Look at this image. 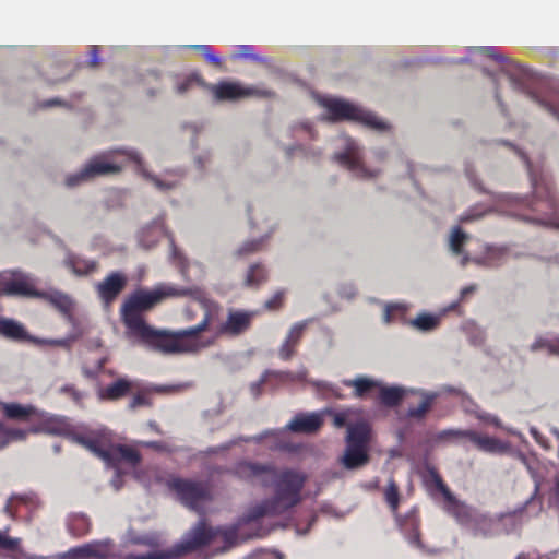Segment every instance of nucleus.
Instances as JSON below:
<instances>
[{
  "label": "nucleus",
  "instance_id": "f257e3e1",
  "mask_svg": "<svg viewBox=\"0 0 559 559\" xmlns=\"http://www.w3.org/2000/svg\"><path fill=\"white\" fill-rule=\"evenodd\" d=\"M231 473L241 480L273 487V496L250 507L234 524L212 527L201 520L170 549L128 554L123 559H177L188 551L221 542L223 546L218 551L224 552L248 539L262 537L267 531L262 527L261 520L284 514L299 504L308 480V475L298 468H276L272 464L247 460L236 463Z\"/></svg>",
  "mask_w": 559,
  "mask_h": 559
},
{
  "label": "nucleus",
  "instance_id": "f03ea898",
  "mask_svg": "<svg viewBox=\"0 0 559 559\" xmlns=\"http://www.w3.org/2000/svg\"><path fill=\"white\" fill-rule=\"evenodd\" d=\"M204 313L202 320L190 328L176 331L157 330L148 325L142 312L158 304L154 290L140 289L133 293L121 308L122 320L128 329V336L146 347L165 355H193L200 353L211 342L198 337L217 320L218 306L210 298H203Z\"/></svg>",
  "mask_w": 559,
  "mask_h": 559
},
{
  "label": "nucleus",
  "instance_id": "7ed1b4c3",
  "mask_svg": "<svg viewBox=\"0 0 559 559\" xmlns=\"http://www.w3.org/2000/svg\"><path fill=\"white\" fill-rule=\"evenodd\" d=\"M467 55L460 59H452V63L471 62L497 82L498 72L503 73L511 85L528 94L540 107L559 120V80L552 78L540 79L536 90L528 88L535 73L528 68L503 56L497 47H467Z\"/></svg>",
  "mask_w": 559,
  "mask_h": 559
},
{
  "label": "nucleus",
  "instance_id": "20e7f679",
  "mask_svg": "<svg viewBox=\"0 0 559 559\" xmlns=\"http://www.w3.org/2000/svg\"><path fill=\"white\" fill-rule=\"evenodd\" d=\"M128 163H134L141 177L162 192H168L180 187L188 174L187 167L167 168L160 174L148 170L139 151L120 146L104 151L93 156L79 170L66 176V186L74 188L96 177L117 175Z\"/></svg>",
  "mask_w": 559,
  "mask_h": 559
},
{
  "label": "nucleus",
  "instance_id": "39448f33",
  "mask_svg": "<svg viewBox=\"0 0 559 559\" xmlns=\"http://www.w3.org/2000/svg\"><path fill=\"white\" fill-rule=\"evenodd\" d=\"M128 163H134L141 177L162 192H168L180 187L188 174L187 167L167 168L160 174L148 170L139 151L120 146L104 151L93 156L79 170L66 176V186L74 188L96 177L117 175Z\"/></svg>",
  "mask_w": 559,
  "mask_h": 559
},
{
  "label": "nucleus",
  "instance_id": "423d86ee",
  "mask_svg": "<svg viewBox=\"0 0 559 559\" xmlns=\"http://www.w3.org/2000/svg\"><path fill=\"white\" fill-rule=\"evenodd\" d=\"M492 211L527 223L559 228L558 210L555 209V212H549L538 206L528 197L509 193L496 195L492 206L483 203L471 206L459 216V223L467 224L476 222Z\"/></svg>",
  "mask_w": 559,
  "mask_h": 559
},
{
  "label": "nucleus",
  "instance_id": "0eeeda50",
  "mask_svg": "<svg viewBox=\"0 0 559 559\" xmlns=\"http://www.w3.org/2000/svg\"><path fill=\"white\" fill-rule=\"evenodd\" d=\"M75 440L99 457L108 467L114 468L110 483L115 490H119L123 485L120 464L126 463L135 467L141 459L135 449L118 443L111 431L106 428H99L87 435H78Z\"/></svg>",
  "mask_w": 559,
  "mask_h": 559
},
{
  "label": "nucleus",
  "instance_id": "6e6552de",
  "mask_svg": "<svg viewBox=\"0 0 559 559\" xmlns=\"http://www.w3.org/2000/svg\"><path fill=\"white\" fill-rule=\"evenodd\" d=\"M324 412H313V413H298L293 419L281 429L265 430L260 435H255L252 437H237L234 438L221 445L213 447L209 449V453L216 454L219 452H226L233 447L239 444L240 442H255L261 443L266 439H272V443L269 445L272 450H278L284 448V443L281 440V436L284 431H292L295 433H306L311 435L317 432L323 424Z\"/></svg>",
  "mask_w": 559,
  "mask_h": 559
},
{
  "label": "nucleus",
  "instance_id": "1a4fd4ad",
  "mask_svg": "<svg viewBox=\"0 0 559 559\" xmlns=\"http://www.w3.org/2000/svg\"><path fill=\"white\" fill-rule=\"evenodd\" d=\"M332 145V160L346 169L352 177L372 181L383 174L381 167H371L366 164L365 147L356 139L347 134H340L333 139Z\"/></svg>",
  "mask_w": 559,
  "mask_h": 559
},
{
  "label": "nucleus",
  "instance_id": "9d476101",
  "mask_svg": "<svg viewBox=\"0 0 559 559\" xmlns=\"http://www.w3.org/2000/svg\"><path fill=\"white\" fill-rule=\"evenodd\" d=\"M316 98L318 104L325 109L326 119L330 121H355L379 132L389 129V124L377 115L349 100L329 95H318Z\"/></svg>",
  "mask_w": 559,
  "mask_h": 559
},
{
  "label": "nucleus",
  "instance_id": "9b49d317",
  "mask_svg": "<svg viewBox=\"0 0 559 559\" xmlns=\"http://www.w3.org/2000/svg\"><path fill=\"white\" fill-rule=\"evenodd\" d=\"M214 302L218 306V309H221V306L216 301ZM219 313L221 310H218L217 320H215L206 330L213 331L212 336L205 337L202 335L203 332L198 333V337L203 341L211 342L202 350L214 345L216 340L222 336L237 337L245 334L250 329L252 321L257 316V311L252 310L229 309L226 319L219 322Z\"/></svg>",
  "mask_w": 559,
  "mask_h": 559
},
{
  "label": "nucleus",
  "instance_id": "f8f14e48",
  "mask_svg": "<svg viewBox=\"0 0 559 559\" xmlns=\"http://www.w3.org/2000/svg\"><path fill=\"white\" fill-rule=\"evenodd\" d=\"M384 499L395 516L396 523L408 545L419 551H425V545L420 540L419 520L415 510L409 511L405 516L397 514L400 493L393 479H390L384 489Z\"/></svg>",
  "mask_w": 559,
  "mask_h": 559
},
{
  "label": "nucleus",
  "instance_id": "ddd939ff",
  "mask_svg": "<svg viewBox=\"0 0 559 559\" xmlns=\"http://www.w3.org/2000/svg\"><path fill=\"white\" fill-rule=\"evenodd\" d=\"M509 146L514 148L516 154H519V156L526 164L531 183L534 190V195L530 199L538 206H542L549 212H555V209L559 211V200L544 169L534 166L533 163L525 156V154L521 150L514 147L512 143H509Z\"/></svg>",
  "mask_w": 559,
  "mask_h": 559
},
{
  "label": "nucleus",
  "instance_id": "4468645a",
  "mask_svg": "<svg viewBox=\"0 0 559 559\" xmlns=\"http://www.w3.org/2000/svg\"><path fill=\"white\" fill-rule=\"evenodd\" d=\"M509 146L514 148L516 154H519V156L526 164L531 183L534 190V195L530 199L538 206H542L549 212H555V209L559 211V200L544 169L534 166L533 163L525 156V154L521 150L514 147L512 143H509Z\"/></svg>",
  "mask_w": 559,
  "mask_h": 559
},
{
  "label": "nucleus",
  "instance_id": "2eb2a0df",
  "mask_svg": "<svg viewBox=\"0 0 559 559\" xmlns=\"http://www.w3.org/2000/svg\"><path fill=\"white\" fill-rule=\"evenodd\" d=\"M474 536L491 537L499 534L496 515H490L462 502L450 512Z\"/></svg>",
  "mask_w": 559,
  "mask_h": 559
},
{
  "label": "nucleus",
  "instance_id": "dca6fc26",
  "mask_svg": "<svg viewBox=\"0 0 559 559\" xmlns=\"http://www.w3.org/2000/svg\"><path fill=\"white\" fill-rule=\"evenodd\" d=\"M479 240L472 234L465 231L461 224L452 226L445 237V249L448 254L456 261L461 267H466L473 262Z\"/></svg>",
  "mask_w": 559,
  "mask_h": 559
},
{
  "label": "nucleus",
  "instance_id": "f3484780",
  "mask_svg": "<svg viewBox=\"0 0 559 559\" xmlns=\"http://www.w3.org/2000/svg\"><path fill=\"white\" fill-rule=\"evenodd\" d=\"M205 88L212 94L215 102H236L247 97L269 98L273 96L271 90L258 86L243 85L237 81H219L215 84H206Z\"/></svg>",
  "mask_w": 559,
  "mask_h": 559
},
{
  "label": "nucleus",
  "instance_id": "a211bd4d",
  "mask_svg": "<svg viewBox=\"0 0 559 559\" xmlns=\"http://www.w3.org/2000/svg\"><path fill=\"white\" fill-rule=\"evenodd\" d=\"M168 484L182 503L191 509L199 510L203 503L211 500V488L207 483L175 477Z\"/></svg>",
  "mask_w": 559,
  "mask_h": 559
},
{
  "label": "nucleus",
  "instance_id": "6ab92c4d",
  "mask_svg": "<svg viewBox=\"0 0 559 559\" xmlns=\"http://www.w3.org/2000/svg\"><path fill=\"white\" fill-rule=\"evenodd\" d=\"M36 297L39 290L36 289V280L28 273L22 271L0 272V295Z\"/></svg>",
  "mask_w": 559,
  "mask_h": 559
},
{
  "label": "nucleus",
  "instance_id": "aec40b11",
  "mask_svg": "<svg viewBox=\"0 0 559 559\" xmlns=\"http://www.w3.org/2000/svg\"><path fill=\"white\" fill-rule=\"evenodd\" d=\"M35 418L38 420V424L33 426L29 431L32 432H46L50 435H61L69 437L73 442H79L75 440V436L78 435H87L94 430H86L82 432H78L74 430V427L70 423L67 417L49 414L43 411L37 409V414Z\"/></svg>",
  "mask_w": 559,
  "mask_h": 559
},
{
  "label": "nucleus",
  "instance_id": "412c9836",
  "mask_svg": "<svg viewBox=\"0 0 559 559\" xmlns=\"http://www.w3.org/2000/svg\"><path fill=\"white\" fill-rule=\"evenodd\" d=\"M409 395L418 396L420 402L417 405L409 406L404 418L416 424L425 423L440 393L438 391L413 388Z\"/></svg>",
  "mask_w": 559,
  "mask_h": 559
},
{
  "label": "nucleus",
  "instance_id": "4be33fe9",
  "mask_svg": "<svg viewBox=\"0 0 559 559\" xmlns=\"http://www.w3.org/2000/svg\"><path fill=\"white\" fill-rule=\"evenodd\" d=\"M510 253L511 248L507 245H489L479 241L472 263L477 266L495 267L500 265Z\"/></svg>",
  "mask_w": 559,
  "mask_h": 559
},
{
  "label": "nucleus",
  "instance_id": "5701e85b",
  "mask_svg": "<svg viewBox=\"0 0 559 559\" xmlns=\"http://www.w3.org/2000/svg\"><path fill=\"white\" fill-rule=\"evenodd\" d=\"M311 322H313V319H306L302 321L295 322L289 328L285 338L283 340L278 348L280 359L288 361L294 357L296 348L300 343L306 329Z\"/></svg>",
  "mask_w": 559,
  "mask_h": 559
},
{
  "label": "nucleus",
  "instance_id": "b1692460",
  "mask_svg": "<svg viewBox=\"0 0 559 559\" xmlns=\"http://www.w3.org/2000/svg\"><path fill=\"white\" fill-rule=\"evenodd\" d=\"M170 260L179 269L181 276L188 281H199L204 275V267L200 262L189 261L170 239Z\"/></svg>",
  "mask_w": 559,
  "mask_h": 559
},
{
  "label": "nucleus",
  "instance_id": "393cba45",
  "mask_svg": "<svg viewBox=\"0 0 559 559\" xmlns=\"http://www.w3.org/2000/svg\"><path fill=\"white\" fill-rule=\"evenodd\" d=\"M269 223L267 231L258 238L245 240L239 243L233 251L231 257L235 259H245L255 252H259L264 247L265 242L272 237L277 229V222L272 217H266Z\"/></svg>",
  "mask_w": 559,
  "mask_h": 559
},
{
  "label": "nucleus",
  "instance_id": "a878e982",
  "mask_svg": "<svg viewBox=\"0 0 559 559\" xmlns=\"http://www.w3.org/2000/svg\"><path fill=\"white\" fill-rule=\"evenodd\" d=\"M166 235L164 225V217L158 216L152 222L143 225L136 233V240L139 247L144 250L153 249L159 239Z\"/></svg>",
  "mask_w": 559,
  "mask_h": 559
},
{
  "label": "nucleus",
  "instance_id": "bb28decb",
  "mask_svg": "<svg viewBox=\"0 0 559 559\" xmlns=\"http://www.w3.org/2000/svg\"><path fill=\"white\" fill-rule=\"evenodd\" d=\"M127 284V277L120 272L110 273L104 281L98 282L95 287L99 298L105 304H110L122 292Z\"/></svg>",
  "mask_w": 559,
  "mask_h": 559
},
{
  "label": "nucleus",
  "instance_id": "cd10ccee",
  "mask_svg": "<svg viewBox=\"0 0 559 559\" xmlns=\"http://www.w3.org/2000/svg\"><path fill=\"white\" fill-rule=\"evenodd\" d=\"M424 478L428 489L432 493L439 492L443 496L444 509L448 513H450L454 509V506L456 507L460 501L454 498L448 487L443 484L438 472L433 467L427 466Z\"/></svg>",
  "mask_w": 559,
  "mask_h": 559
},
{
  "label": "nucleus",
  "instance_id": "c85d7f7f",
  "mask_svg": "<svg viewBox=\"0 0 559 559\" xmlns=\"http://www.w3.org/2000/svg\"><path fill=\"white\" fill-rule=\"evenodd\" d=\"M183 129L189 132L190 140L189 145L193 153V165L194 167L203 171L211 160V152L209 150H201L198 152V136L202 131V126L195 122L185 123Z\"/></svg>",
  "mask_w": 559,
  "mask_h": 559
},
{
  "label": "nucleus",
  "instance_id": "c756f323",
  "mask_svg": "<svg viewBox=\"0 0 559 559\" xmlns=\"http://www.w3.org/2000/svg\"><path fill=\"white\" fill-rule=\"evenodd\" d=\"M467 440L475 444L477 449L486 453L501 454L510 451L511 445L508 442L501 441L495 437L479 435L474 430L468 429Z\"/></svg>",
  "mask_w": 559,
  "mask_h": 559
},
{
  "label": "nucleus",
  "instance_id": "7c9ffc66",
  "mask_svg": "<svg viewBox=\"0 0 559 559\" xmlns=\"http://www.w3.org/2000/svg\"><path fill=\"white\" fill-rule=\"evenodd\" d=\"M413 388H406L403 385H386L382 381L378 389V397L380 403L389 408L397 406L405 396L411 394Z\"/></svg>",
  "mask_w": 559,
  "mask_h": 559
},
{
  "label": "nucleus",
  "instance_id": "2f4dec72",
  "mask_svg": "<svg viewBox=\"0 0 559 559\" xmlns=\"http://www.w3.org/2000/svg\"><path fill=\"white\" fill-rule=\"evenodd\" d=\"M155 296L157 298V301L159 302L164 298L168 297H181V296H195L204 310V307L202 305V299L206 298L201 294L199 289L195 287H180L175 284L164 283L157 285L154 289Z\"/></svg>",
  "mask_w": 559,
  "mask_h": 559
},
{
  "label": "nucleus",
  "instance_id": "473e14b6",
  "mask_svg": "<svg viewBox=\"0 0 559 559\" xmlns=\"http://www.w3.org/2000/svg\"><path fill=\"white\" fill-rule=\"evenodd\" d=\"M37 298L47 300L67 318L71 317L75 305L70 295L58 289L39 290Z\"/></svg>",
  "mask_w": 559,
  "mask_h": 559
},
{
  "label": "nucleus",
  "instance_id": "72a5a7b5",
  "mask_svg": "<svg viewBox=\"0 0 559 559\" xmlns=\"http://www.w3.org/2000/svg\"><path fill=\"white\" fill-rule=\"evenodd\" d=\"M519 459L522 464L526 467L530 473L533 481H534V492L532 495V499L539 495V491L544 486V472L546 466L542 464L534 455H526L523 453H519Z\"/></svg>",
  "mask_w": 559,
  "mask_h": 559
},
{
  "label": "nucleus",
  "instance_id": "f704fd0d",
  "mask_svg": "<svg viewBox=\"0 0 559 559\" xmlns=\"http://www.w3.org/2000/svg\"><path fill=\"white\" fill-rule=\"evenodd\" d=\"M63 265L76 276H86L97 270L96 261L83 258L73 252H67L63 259Z\"/></svg>",
  "mask_w": 559,
  "mask_h": 559
},
{
  "label": "nucleus",
  "instance_id": "c9c22d12",
  "mask_svg": "<svg viewBox=\"0 0 559 559\" xmlns=\"http://www.w3.org/2000/svg\"><path fill=\"white\" fill-rule=\"evenodd\" d=\"M369 461L368 450L346 445L340 463L346 469L354 471L365 466Z\"/></svg>",
  "mask_w": 559,
  "mask_h": 559
},
{
  "label": "nucleus",
  "instance_id": "e433bc0d",
  "mask_svg": "<svg viewBox=\"0 0 559 559\" xmlns=\"http://www.w3.org/2000/svg\"><path fill=\"white\" fill-rule=\"evenodd\" d=\"M381 380L367 377V376H358L354 379H345L343 380V384L347 388H353V395L356 399H364L369 392L372 390H378L380 386Z\"/></svg>",
  "mask_w": 559,
  "mask_h": 559
},
{
  "label": "nucleus",
  "instance_id": "4c0bfd02",
  "mask_svg": "<svg viewBox=\"0 0 559 559\" xmlns=\"http://www.w3.org/2000/svg\"><path fill=\"white\" fill-rule=\"evenodd\" d=\"M497 526L500 533L511 534L516 532L525 522L524 509H518L512 512L500 513L496 515Z\"/></svg>",
  "mask_w": 559,
  "mask_h": 559
},
{
  "label": "nucleus",
  "instance_id": "58836bf2",
  "mask_svg": "<svg viewBox=\"0 0 559 559\" xmlns=\"http://www.w3.org/2000/svg\"><path fill=\"white\" fill-rule=\"evenodd\" d=\"M468 429H444L435 433L429 442L430 447H439L447 444H462L463 441L467 440Z\"/></svg>",
  "mask_w": 559,
  "mask_h": 559
},
{
  "label": "nucleus",
  "instance_id": "ea45409f",
  "mask_svg": "<svg viewBox=\"0 0 559 559\" xmlns=\"http://www.w3.org/2000/svg\"><path fill=\"white\" fill-rule=\"evenodd\" d=\"M369 426L366 423H357L348 425L346 445H353L361 449H367L369 442Z\"/></svg>",
  "mask_w": 559,
  "mask_h": 559
},
{
  "label": "nucleus",
  "instance_id": "a19ab883",
  "mask_svg": "<svg viewBox=\"0 0 559 559\" xmlns=\"http://www.w3.org/2000/svg\"><path fill=\"white\" fill-rule=\"evenodd\" d=\"M267 280V270L260 263L255 262L249 265L243 276V285L248 288H258Z\"/></svg>",
  "mask_w": 559,
  "mask_h": 559
},
{
  "label": "nucleus",
  "instance_id": "79ce46f5",
  "mask_svg": "<svg viewBox=\"0 0 559 559\" xmlns=\"http://www.w3.org/2000/svg\"><path fill=\"white\" fill-rule=\"evenodd\" d=\"M0 335L15 340H31L24 326L13 319H7L0 317Z\"/></svg>",
  "mask_w": 559,
  "mask_h": 559
},
{
  "label": "nucleus",
  "instance_id": "37998d69",
  "mask_svg": "<svg viewBox=\"0 0 559 559\" xmlns=\"http://www.w3.org/2000/svg\"><path fill=\"white\" fill-rule=\"evenodd\" d=\"M442 319V313L420 312L409 321V325L420 332H431L436 330Z\"/></svg>",
  "mask_w": 559,
  "mask_h": 559
},
{
  "label": "nucleus",
  "instance_id": "c03bdc74",
  "mask_svg": "<svg viewBox=\"0 0 559 559\" xmlns=\"http://www.w3.org/2000/svg\"><path fill=\"white\" fill-rule=\"evenodd\" d=\"M206 84L207 83H204L200 74L197 72L189 74H177L173 80L174 91L179 95L188 93L195 85H202L205 87Z\"/></svg>",
  "mask_w": 559,
  "mask_h": 559
},
{
  "label": "nucleus",
  "instance_id": "a18cd8bd",
  "mask_svg": "<svg viewBox=\"0 0 559 559\" xmlns=\"http://www.w3.org/2000/svg\"><path fill=\"white\" fill-rule=\"evenodd\" d=\"M4 415L11 419L26 420L35 418L37 408L32 405H21L17 403H5L2 405Z\"/></svg>",
  "mask_w": 559,
  "mask_h": 559
},
{
  "label": "nucleus",
  "instance_id": "49530a36",
  "mask_svg": "<svg viewBox=\"0 0 559 559\" xmlns=\"http://www.w3.org/2000/svg\"><path fill=\"white\" fill-rule=\"evenodd\" d=\"M308 370L305 367H301L298 371L292 372V382H309L311 385L316 386L319 390L330 392L332 395L336 397H341L340 388L331 382L326 381H316L308 380Z\"/></svg>",
  "mask_w": 559,
  "mask_h": 559
},
{
  "label": "nucleus",
  "instance_id": "de8ad7c7",
  "mask_svg": "<svg viewBox=\"0 0 559 559\" xmlns=\"http://www.w3.org/2000/svg\"><path fill=\"white\" fill-rule=\"evenodd\" d=\"M67 526L71 535L81 537L90 532L91 523L85 514L74 513L69 515Z\"/></svg>",
  "mask_w": 559,
  "mask_h": 559
},
{
  "label": "nucleus",
  "instance_id": "09e8293b",
  "mask_svg": "<svg viewBox=\"0 0 559 559\" xmlns=\"http://www.w3.org/2000/svg\"><path fill=\"white\" fill-rule=\"evenodd\" d=\"M411 309V305L405 301L385 302L383 305L382 321L385 324H391L396 319L402 318Z\"/></svg>",
  "mask_w": 559,
  "mask_h": 559
},
{
  "label": "nucleus",
  "instance_id": "8fccbe9b",
  "mask_svg": "<svg viewBox=\"0 0 559 559\" xmlns=\"http://www.w3.org/2000/svg\"><path fill=\"white\" fill-rule=\"evenodd\" d=\"M131 389V382L127 379H118L100 391V397L106 400H118L124 396Z\"/></svg>",
  "mask_w": 559,
  "mask_h": 559
},
{
  "label": "nucleus",
  "instance_id": "3c124183",
  "mask_svg": "<svg viewBox=\"0 0 559 559\" xmlns=\"http://www.w3.org/2000/svg\"><path fill=\"white\" fill-rule=\"evenodd\" d=\"M540 349H547L550 355L559 356V335L549 336L540 335L535 338L531 344V352H538Z\"/></svg>",
  "mask_w": 559,
  "mask_h": 559
},
{
  "label": "nucleus",
  "instance_id": "603ef678",
  "mask_svg": "<svg viewBox=\"0 0 559 559\" xmlns=\"http://www.w3.org/2000/svg\"><path fill=\"white\" fill-rule=\"evenodd\" d=\"M462 330L473 346H481L486 341V332L475 321L467 320L463 323Z\"/></svg>",
  "mask_w": 559,
  "mask_h": 559
},
{
  "label": "nucleus",
  "instance_id": "864d4df0",
  "mask_svg": "<svg viewBox=\"0 0 559 559\" xmlns=\"http://www.w3.org/2000/svg\"><path fill=\"white\" fill-rule=\"evenodd\" d=\"M27 432L28 431L25 429L9 428L2 421H0V450L13 441L25 439Z\"/></svg>",
  "mask_w": 559,
  "mask_h": 559
},
{
  "label": "nucleus",
  "instance_id": "5fc2aeb1",
  "mask_svg": "<svg viewBox=\"0 0 559 559\" xmlns=\"http://www.w3.org/2000/svg\"><path fill=\"white\" fill-rule=\"evenodd\" d=\"M33 503H34V497H32V496L13 495L8 499V501L4 506V512L9 516L14 518L15 514L19 512L20 507L24 506L28 509L29 506Z\"/></svg>",
  "mask_w": 559,
  "mask_h": 559
},
{
  "label": "nucleus",
  "instance_id": "6e6d98bb",
  "mask_svg": "<svg viewBox=\"0 0 559 559\" xmlns=\"http://www.w3.org/2000/svg\"><path fill=\"white\" fill-rule=\"evenodd\" d=\"M111 544L109 540H94L87 543L88 559H107L111 552Z\"/></svg>",
  "mask_w": 559,
  "mask_h": 559
},
{
  "label": "nucleus",
  "instance_id": "4d7b16f0",
  "mask_svg": "<svg viewBox=\"0 0 559 559\" xmlns=\"http://www.w3.org/2000/svg\"><path fill=\"white\" fill-rule=\"evenodd\" d=\"M292 132H293V135L300 141L316 139V131L310 121L305 120V121H299V122L295 123L292 127Z\"/></svg>",
  "mask_w": 559,
  "mask_h": 559
},
{
  "label": "nucleus",
  "instance_id": "13d9d810",
  "mask_svg": "<svg viewBox=\"0 0 559 559\" xmlns=\"http://www.w3.org/2000/svg\"><path fill=\"white\" fill-rule=\"evenodd\" d=\"M235 59L251 60L258 63H266L267 59L255 52V47L252 45H240L234 55Z\"/></svg>",
  "mask_w": 559,
  "mask_h": 559
},
{
  "label": "nucleus",
  "instance_id": "bf43d9fd",
  "mask_svg": "<svg viewBox=\"0 0 559 559\" xmlns=\"http://www.w3.org/2000/svg\"><path fill=\"white\" fill-rule=\"evenodd\" d=\"M288 155L300 154L307 158H316L321 155V150L314 146L306 145L305 143L298 142L287 148Z\"/></svg>",
  "mask_w": 559,
  "mask_h": 559
},
{
  "label": "nucleus",
  "instance_id": "052dcab7",
  "mask_svg": "<svg viewBox=\"0 0 559 559\" xmlns=\"http://www.w3.org/2000/svg\"><path fill=\"white\" fill-rule=\"evenodd\" d=\"M324 415L329 414L333 416V425L337 428H342L348 424L352 417L357 413L354 408H346L341 412H334L332 409L323 411Z\"/></svg>",
  "mask_w": 559,
  "mask_h": 559
},
{
  "label": "nucleus",
  "instance_id": "680f3d73",
  "mask_svg": "<svg viewBox=\"0 0 559 559\" xmlns=\"http://www.w3.org/2000/svg\"><path fill=\"white\" fill-rule=\"evenodd\" d=\"M57 559H88L87 544L72 547L63 554L56 555Z\"/></svg>",
  "mask_w": 559,
  "mask_h": 559
},
{
  "label": "nucleus",
  "instance_id": "e2e57ef3",
  "mask_svg": "<svg viewBox=\"0 0 559 559\" xmlns=\"http://www.w3.org/2000/svg\"><path fill=\"white\" fill-rule=\"evenodd\" d=\"M357 286L354 282L346 281L342 282L336 287V293L340 298L346 300H353L357 295Z\"/></svg>",
  "mask_w": 559,
  "mask_h": 559
},
{
  "label": "nucleus",
  "instance_id": "0e129e2a",
  "mask_svg": "<svg viewBox=\"0 0 559 559\" xmlns=\"http://www.w3.org/2000/svg\"><path fill=\"white\" fill-rule=\"evenodd\" d=\"M548 507L559 516V477L555 476L549 488Z\"/></svg>",
  "mask_w": 559,
  "mask_h": 559
},
{
  "label": "nucleus",
  "instance_id": "69168bd1",
  "mask_svg": "<svg viewBox=\"0 0 559 559\" xmlns=\"http://www.w3.org/2000/svg\"><path fill=\"white\" fill-rule=\"evenodd\" d=\"M270 381V378H269V373L267 371L265 370L259 380L250 383L249 385V390H250V393L251 395L254 397V399H258L262 395V391H263V386L269 383Z\"/></svg>",
  "mask_w": 559,
  "mask_h": 559
},
{
  "label": "nucleus",
  "instance_id": "338daca9",
  "mask_svg": "<svg viewBox=\"0 0 559 559\" xmlns=\"http://www.w3.org/2000/svg\"><path fill=\"white\" fill-rule=\"evenodd\" d=\"M34 343L39 345L61 346L69 348L73 338H32Z\"/></svg>",
  "mask_w": 559,
  "mask_h": 559
},
{
  "label": "nucleus",
  "instance_id": "774afa93",
  "mask_svg": "<svg viewBox=\"0 0 559 559\" xmlns=\"http://www.w3.org/2000/svg\"><path fill=\"white\" fill-rule=\"evenodd\" d=\"M193 49L200 50L203 57L211 63L219 64L221 59L213 52V49L210 45H192L190 46Z\"/></svg>",
  "mask_w": 559,
  "mask_h": 559
}]
</instances>
